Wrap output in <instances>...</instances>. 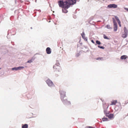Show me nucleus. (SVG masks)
<instances>
[{"mask_svg":"<svg viewBox=\"0 0 128 128\" xmlns=\"http://www.w3.org/2000/svg\"><path fill=\"white\" fill-rule=\"evenodd\" d=\"M60 93L61 96V98L62 101L64 104H70V101H68L66 99H64V98L66 96V92L64 91L60 90Z\"/></svg>","mask_w":128,"mask_h":128,"instance_id":"obj_1","label":"nucleus"},{"mask_svg":"<svg viewBox=\"0 0 128 128\" xmlns=\"http://www.w3.org/2000/svg\"><path fill=\"white\" fill-rule=\"evenodd\" d=\"M59 65V63H56V64L54 66L53 68L55 70V71H60L61 68Z\"/></svg>","mask_w":128,"mask_h":128,"instance_id":"obj_2","label":"nucleus"},{"mask_svg":"<svg viewBox=\"0 0 128 128\" xmlns=\"http://www.w3.org/2000/svg\"><path fill=\"white\" fill-rule=\"evenodd\" d=\"M46 82L49 86H52L54 85L52 82L49 79L47 80L46 81Z\"/></svg>","mask_w":128,"mask_h":128,"instance_id":"obj_3","label":"nucleus"},{"mask_svg":"<svg viewBox=\"0 0 128 128\" xmlns=\"http://www.w3.org/2000/svg\"><path fill=\"white\" fill-rule=\"evenodd\" d=\"M108 7L109 8H116L117 7V5L115 4H110L108 6Z\"/></svg>","mask_w":128,"mask_h":128,"instance_id":"obj_4","label":"nucleus"},{"mask_svg":"<svg viewBox=\"0 0 128 128\" xmlns=\"http://www.w3.org/2000/svg\"><path fill=\"white\" fill-rule=\"evenodd\" d=\"M108 114L106 113V116L108 117L109 118L111 119L113 118L114 115L112 114Z\"/></svg>","mask_w":128,"mask_h":128,"instance_id":"obj_5","label":"nucleus"},{"mask_svg":"<svg viewBox=\"0 0 128 128\" xmlns=\"http://www.w3.org/2000/svg\"><path fill=\"white\" fill-rule=\"evenodd\" d=\"M24 68L23 66H20L17 68H12V70H20L21 69Z\"/></svg>","mask_w":128,"mask_h":128,"instance_id":"obj_6","label":"nucleus"},{"mask_svg":"<svg viewBox=\"0 0 128 128\" xmlns=\"http://www.w3.org/2000/svg\"><path fill=\"white\" fill-rule=\"evenodd\" d=\"M46 53L48 54H50L51 53V51L50 48H47L46 49Z\"/></svg>","mask_w":128,"mask_h":128,"instance_id":"obj_7","label":"nucleus"},{"mask_svg":"<svg viewBox=\"0 0 128 128\" xmlns=\"http://www.w3.org/2000/svg\"><path fill=\"white\" fill-rule=\"evenodd\" d=\"M62 12H63L66 13L68 12V11L67 9L68 8H62Z\"/></svg>","mask_w":128,"mask_h":128,"instance_id":"obj_8","label":"nucleus"},{"mask_svg":"<svg viewBox=\"0 0 128 128\" xmlns=\"http://www.w3.org/2000/svg\"><path fill=\"white\" fill-rule=\"evenodd\" d=\"M117 102L116 100H114L111 102V104H110V105H115L116 103Z\"/></svg>","mask_w":128,"mask_h":128,"instance_id":"obj_9","label":"nucleus"},{"mask_svg":"<svg viewBox=\"0 0 128 128\" xmlns=\"http://www.w3.org/2000/svg\"><path fill=\"white\" fill-rule=\"evenodd\" d=\"M82 34V36L83 38L84 39V40L86 41H87V39L85 37V34L84 32H83Z\"/></svg>","mask_w":128,"mask_h":128,"instance_id":"obj_10","label":"nucleus"},{"mask_svg":"<svg viewBox=\"0 0 128 128\" xmlns=\"http://www.w3.org/2000/svg\"><path fill=\"white\" fill-rule=\"evenodd\" d=\"M28 125L27 124H22V128H28Z\"/></svg>","mask_w":128,"mask_h":128,"instance_id":"obj_11","label":"nucleus"},{"mask_svg":"<svg viewBox=\"0 0 128 128\" xmlns=\"http://www.w3.org/2000/svg\"><path fill=\"white\" fill-rule=\"evenodd\" d=\"M127 58V56L126 55H123L121 56L120 59L122 60L125 59Z\"/></svg>","mask_w":128,"mask_h":128,"instance_id":"obj_12","label":"nucleus"},{"mask_svg":"<svg viewBox=\"0 0 128 128\" xmlns=\"http://www.w3.org/2000/svg\"><path fill=\"white\" fill-rule=\"evenodd\" d=\"M127 36L126 33V32L124 33L123 34H122V37L124 38H126Z\"/></svg>","mask_w":128,"mask_h":128,"instance_id":"obj_13","label":"nucleus"},{"mask_svg":"<svg viewBox=\"0 0 128 128\" xmlns=\"http://www.w3.org/2000/svg\"><path fill=\"white\" fill-rule=\"evenodd\" d=\"M118 29V27H117V25H116V26H114V30L115 31H116Z\"/></svg>","mask_w":128,"mask_h":128,"instance_id":"obj_14","label":"nucleus"},{"mask_svg":"<svg viewBox=\"0 0 128 128\" xmlns=\"http://www.w3.org/2000/svg\"><path fill=\"white\" fill-rule=\"evenodd\" d=\"M106 28H107L108 29H112V26H110V25H107L106 26Z\"/></svg>","mask_w":128,"mask_h":128,"instance_id":"obj_15","label":"nucleus"},{"mask_svg":"<svg viewBox=\"0 0 128 128\" xmlns=\"http://www.w3.org/2000/svg\"><path fill=\"white\" fill-rule=\"evenodd\" d=\"M113 22L114 23V26H116V25H117L116 23V22L115 20L114 19V18H113Z\"/></svg>","mask_w":128,"mask_h":128,"instance_id":"obj_16","label":"nucleus"},{"mask_svg":"<svg viewBox=\"0 0 128 128\" xmlns=\"http://www.w3.org/2000/svg\"><path fill=\"white\" fill-rule=\"evenodd\" d=\"M102 120L103 121H107L108 118H102Z\"/></svg>","mask_w":128,"mask_h":128,"instance_id":"obj_17","label":"nucleus"},{"mask_svg":"<svg viewBox=\"0 0 128 128\" xmlns=\"http://www.w3.org/2000/svg\"><path fill=\"white\" fill-rule=\"evenodd\" d=\"M115 19H116V20L117 21V22L119 21H120L118 18V17H117V16H115Z\"/></svg>","mask_w":128,"mask_h":128,"instance_id":"obj_18","label":"nucleus"},{"mask_svg":"<svg viewBox=\"0 0 128 128\" xmlns=\"http://www.w3.org/2000/svg\"><path fill=\"white\" fill-rule=\"evenodd\" d=\"M103 37L104 38L109 40V39L107 36H106L105 34H104L103 35Z\"/></svg>","mask_w":128,"mask_h":128,"instance_id":"obj_19","label":"nucleus"},{"mask_svg":"<svg viewBox=\"0 0 128 128\" xmlns=\"http://www.w3.org/2000/svg\"><path fill=\"white\" fill-rule=\"evenodd\" d=\"M34 59H32V60H28L27 62V63H30L32 62L33 61V60Z\"/></svg>","mask_w":128,"mask_h":128,"instance_id":"obj_20","label":"nucleus"},{"mask_svg":"<svg viewBox=\"0 0 128 128\" xmlns=\"http://www.w3.org/2000/svg\"><path fill=\"white\" fill-rule=\"evenodd\" d=\"M96 43L98 44H100L101 43L100 41L98 40H96Z\"/></svg>","mask_w":128,"mask_h":128,"instance_id":"obj_21","label":"nucleus"},{"mask_svg":"<svg viewBox=\"0 0 128 128\" xmlns=\"http://www.w3.org/2000/svg\"><path fill=\"white\" fill-rule=\"evenodd\" d=\"M102 59V58H97L96 59L97 60H101Z\"/></svg>","mask_w":128,"mask_h":128,"instance_id":"obj_22","label":"nucleus"},{"mask_svg":"<svg viewBox=\"0 0 128 128\" xmlns=\"http://www.w3.org/2000/svg\"><path fill=\"white\" fill-rule=\"evenodd\" d=\"M118 22V24L121 27V24H120V21H119Z\"/></svg>","mask_w":128,"mask_h":128,"instance_id":"obj_23","label":"nucleus"},{"mask_svg":"<svg viewBox=\"0 0 128 128\" xmlns=\"http://www.w3.org/2000/svg\"><path fill=\"white\" fill-rule=\"evenodd\" d=\"M103 106L104 107V108H107L108 107V106L106 105V106H104V105Z\"/></svg>","mask_w":128,"mask_h":128,"instance_id":"obj_24","label":"nucleus"},{"mask_svg":"<svg viewBox=\"0 0 128 128\" xmlns=\"http://www.w3.org/2000/svg\"><path fill=\"white\" fill-rule=\"evenodd\" d=\"M98 48H100L102 49H104V48L103 46H98Z\"/></svg>","mask_w":128,"mask_h":128,"instance_id":"obj_25","label":"nucleus"},{"mask_svg":"<svg viewBox=\"0 0 128 128\" xmlns=\"http://www.w3.org/2000/svg\"><path fill=\"white\" fill-rule=\"evenodd\" d=\"M87 128H94L92 126H88L87 127Z\"/></svg>","mask_w":128,"mask_h":128,"instance_id":"obj_26","label":"nucleus"},{"mask_svg":"<svg viewBox=\"0 0 128 128\" xmlns=\"http://www.w3.org/2000/svg\"><path fill=\"white\" fill-rule=\"evenodd\" d=\"M124 9L125 10H126L128 12V8H124Z\"/></svg>","mask_w":128,"mask_h":128,"instance_id":"obj_27","label":"nucleus"},{"mask_svg":"<svg viewBox=\"0 0 128 128\" xmlns=\"http://www.w3.org/2000/svg\"><path fill=\"white\" fill-rule=\"evenodd\" d=\"M91 42H92V43H93V44H94V41L93 40H91Z\"/></svg>","mask_w":128,"mask_h":128,"instance_id":"obj_28","label":"nucleus"},{"mask_svg":"<svg viewBox=\"0 0 128 128\" xmlns=\"http://www.w3.org/2000/svg\"><path fill=\"white\" fill-rule=\"evenodd\" d=\"M126 28L125 27H124V31L126 30Z\"/></svg>","mask_w":128,"mask_h":128,"instance_id":"obj_29","label":"nucleus"},{"mask_svg":"<svg viewBox=\"0 0 128 128\" xmlns=\"http://www.w3.org/2000/svg\"><path fill=\"white\" fill-rule=\"evenodd\" d=\"M104 113H105V111H104Z\"/></svg>","mask_w":128,"mask_h":128,"instance_id":"obj_30","label":"nucleus"},{"mask_svg":"<svg viewBox=\"0 0 128 128\" xmlns=\"http://www.w3.org/2000/svg\"><path fill=\"white\" fill-rule=\"evenodd\" d=\"M1 68H0V70L1 69Z\"/></svg>","mask_w":128,"mask_h":128,"instance_id":"obj_31","label":"nucleus"}]
</instances>
